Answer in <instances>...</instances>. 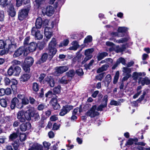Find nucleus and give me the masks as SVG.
Listing matches in <instances>:
<instances>
[{"label": "nucleus", "mask_w": 150, "mask_h": 150, "mask_svg": "<svg viewBox=\"0 0 150 150\" xmlns=\"http://www.w3.org/2000/svg\"><path fill=\"white\" fill-rule=\"evenodd\" d=\"M28 53V49L24 46H21L19 47L16 50L13 54L14 57H17L23 54L24 56H26Z\"/></svg>", "instance_id": "obj_1"}, {"label": "nucleus", "mask_w": 150, "mask_h": 150, "mask_svg": "<svg viewBox=\"0 0 150 150\" xmlns=\"http://www.w3.org/2000/svg\"><path fill=\"white\" fill-rule=\"evenodd\" d=\"M30 7V6L28 5L27 8L22 9L19 11L18 18L19 20L22 21L27 16Z\"/></svg>", "instance_id": "obj_2"}, {"label": "nucleus", "mask_w": 150, "mask_h": 150, "mask_svg": "<svg viewBox=\"0 0 150 150\" xmlns=\"http://www.w3.org/2000/svg\"><path fill=\"white\" fill-rule=\"evenodd\" d=\"M97 106L95 105L93 106L92 108L88 110L86 113V115L87 116L91 117V118L95 117L99 115V113L96 111Z\"/></svg>", "instance_id": "obj_3"}, {"label": "nucleus", "mask_w": 150, "mask_h": 150, "mask_svg": "<svg viewBox=\"0 0 150 150\" xmlns=\"http://www.w3.org/2000/svg\"><path fill=\"white\" fill-rule=\"evenodd\" d=\"M31 33L32 35L35 36V39L37 40H40L43 38L42 34L38 29L34 27L32 28Z\"/></svg>", "instance_id": "obj_4"}, {"label": "nucleus", "mask_w": 150, "mask_h": 150, "mask_svg": "<svg viewBox=\"0 0 150 150\" xmlns=\"http://www.w3.org/2000/svg\"><path fill=\"white\" fill-rule=\"evenodd\" d=\"M15 107L20 109L23 107L21 103L16 97L12 99L11 105V108L12 109H14Z\"/></svg>", "instance_id": "obj_5"}, {"label": "nucleus", "mask_w": 150, "mask_h": 150, "mask_svg": "<svg viewBox=\"0 0 150 150\" xmlns=\"http://www.w3.org/2000/svg\"><path fill=\"white\" fill-rule=\"evenodd\" d=\"M36 110L34 108L31 107L25 112V115L26 119L27 120H30L31 117H33Z\"/></svg>", "instance_id": "obj_6"}, {"label": "nucleus", "mask_w": 150, "mask_h": 150, "mask_svg": "<svg viewBox=\"0 0 150 150\" xmlns=\"http://www.w3.org/2000/svg\"><path fill=\"white\" fill-rule=\"evenodd\" d=\"M108 96L107 95H105L103 98V104L98 107L96 109L97 111H102L103 108L107 106L108 101Z\"/></svg>", "instance_id": "obj_7"}, {"label": "nucleus", "mask_w": 150, "mask_h": 150, "mask_svg": "<svg viewBox=\"0 0 150 150\" xmlns=\"http://www.w3.org/2000/svg\"><path fill=\"white\" fill-rule=\"evenodd\" d=\"M17 118L21 122H24L26 119L25 112H24L23 111L18 112L17 114Z\"/></svg>", "instance_id": "obj_8"}, {"label": "nucleus", "mask_w": 150, "mask_h": 150, "mask_svg": "<svg viewBox=\"0 0 150 150\" xmlns=\"http://www.w3.org/2000/svg\"><path fill=\"white\" fill-rule=\"evenodd\" d=\"M30 148L28 150H43L42 146L38 144L35 143L30 144Z\"/></svg>", "instance_id": "obj_9"}, {"label": "nucleus", "mask_w": 150, "mask_h": 150, "mask_svg": "<svg viewBox=\"0 0 150 150\" xmlns=\"http://www.w3.org/2000/svg\"><path fill=\"white\" fill-rule=\"evenodd\" d=\"M68 69V66H60L56 68V72L57 73L62 74L67 71Z\"/></svg>", "instance_id": "obj_10"}, {"label": "nucleus", "mask_w": 150, "mask_h": 150, "mask_svg": "<svg viewBox=\"0 0 150 150\" xmlns=\"http://www.w3.org/2000/svg\"><path fill=\"white\" fill-rule=\"evenodd\" d=\"M138 83H141L142 86H144L145 84L147 85L150 83V80L147 77L143 78L140 77L138 79Z\"/></svg>", "instance_id": "obj_11"}, {"label": "nucleus", "mask_w": 150, "mask_h": 150, "mask_svg": "<svg viewBox=\"0 0 150 150\" xmlns=\"http://www.w3.org/2000/svg\"><path fill=\"white\" fill-rule=\"evenodd\" d=\"M47 50L49 55L51 58L56 54L57 51V49L55 47H48Z\"/></svg>", "instance_id": "obj_12"}, {"label": "nucleus", "mask_w": 150, "mask_h": 150, "mask_svg": "<svg viewBox=\"0 0 150 150\" xmlns=\"http://www.w3.org/2000/svg\"><path fill=\"white\" fill-rule=\"evenodd\" d=\"M54 8L52 6H49L46 8L45 11L46 14L49 16H51L54 13Z\"/></svg>", "instance_id": "obj_13"}, {"label": "nucleus", "mask_w": 150, "mask_h": 150, "mask_svg": "<svg viewBox=\"0 0 150 150\" xmlns=\"http://www.w3.org/2000/svg\"><path fill=\"white\" fill-rule=\"evenodd\" d=\"M146 75V73L145 72H135L133 73L132 74V77L133 80L136 81L139 78V77L141 76H144Z\"/></svg>", "instance_id": "obj_14"}, {"label": "nucleus", "mask_w": 150, "mask_h": 150, "mask_svg": "<svg viewBox=\"0 0 150 150\" xmlns=\"http://www.w3.org/2000/svg\"><path fill=\"white\" fill-rule=\"evenodd\" d=\"M51 103L54 110H57L60 109V106L59 104L57 103V101L56 99H52L51 101Z\"/></svg>", "instance_id": "obj_15"}, {"label": "nucleus", "mask_w": 150, "mask_h": 150, "mask_svg": "<svg viewBox=\"0 0 150 150\" xmlns=\"http://www.w3.org/2000/svg\"><path fill=\"white\" fill-rule=\"evenodd\" d=\"M52 32L48 27H46L44 30V34L46 38L49 39L52 35Z\"/></svg>", "instance_id": "obj_16"}, {"label": "nucleus", "mask_w": 150, "mask_h": 150, "mask_svg": "<svg viewBox=\"0 0 150 150\" xmlns=\"http://www.w3.org/2000/svg\"><path fill=\"white\" fill-rule=\"evenodd\" d=\"M31 124L28 122L25 124H22L20 127V129L22 131H25L27 129H29L30 128Z\"/></svg>", "instance_id": "obj_17"}, {"label": "nucleus", "mask_w": 150, "mask_h": 150, "mask_svg": "<svg viewBox=\"0 0 150 150\" xmlns=\"http://www.w3.org/2000/svg\"><path fill=\"white\" fill-rule=\"evenodd\" d=\"M70 80V78L68 76L65 75L63 76L59 81L60 83L63 84L67 83Z\"/></svg>", "instance_id": "obj_18"}, {"label": "nucleus", "mask_w": 150, "mask_h": 150, "mask_svg": "<svg viewBox=\"0 0 150 150\" xmlns=\"http://www.w3.org/2000/svg\"><path fill=\"white\" fill-rule=\"evenodd\" d=\"M33 58L31 57H28L25 59L24 64L31 66L33 64Z\"/></svg>", "instance_id": "obj_19"}, {"label": "nucleus", "mask_w": 150, "mask_h": 150, "mask_svg": "<svg viewBox=\"0 0 150 150\" xmlns=\"http://www.w3.org/2000/svg\"><path fill=\"white\" fill-rule=\"evenodd\" d=\"M37 48L36 43L34 42L30 43L28 47V51L32 52L35 51Z\"/></svg>", "instance_id": "obj_20"}, {"label": "nucleus", "mask_w": 150, "mask_h": 150, "mask_svg": "<svg viewBox=\"0 0 150 150\" xmlns=\"http://www.w3.org/2000/svg\"><path fill=\"white\" fill-rule=\"evenodd\" d=\"M42 18L40 17H38L36 21L35 28L37 29L40 28L42 24Z\"/></svg>", "instance_id": "obj_21"}, {"label": "nucleus", "mask_w": 150, "mask_h": 150, "mask_svg": "<svg viewBox=\"0 0 150 150\" xmlns=\"http://www.w3.org/2000/svg\"><path fill=\"white\" fill-rule=\"evenodd\" d=\"M111 81V76L110 74L107 75L105 78L104 81L105 86L108 87Z\"/></svg>", "instance_id": "obj_22"}, {"label": "nucleus", "mask_w": 150, "mask_h": 150, "mask_svg": "<svg viewBox=\"0 0 150 150\" xmlns=\"http://www.w3.org/2000/svg\"><path fill=\"white\" fill-rule=\"evenodd\" d=\"M72 46L69 48L70 50H76L79 47L78 42L76 41H74L72 42Z\"/></svg>", "instance_id": "obj_23"}, {"label": "nucleus", "mask_w": 150, "mask_h": 150, "mask_svg": "<svg viewBox=\"0 0 150 150\" xmlns=\"http://www.w3.org/2000/svg\"><path fill=\"white\" fill-rule=\"evenodd\" d=\"M108 55V53L106 52L99 53L98 54L97 56L98 60V61L100 60Z\"/></svg>", "instance_id": "obj_24"}, {"label": "nucleus", "mask_w": 150, "mask_h": 150, "mask_svg": "<svg viewBox=\"0 0 150 150\" xmlns=\"http://www.w3.org/2000/svg\"><path fill=\"white\" fill-rule=\"evenodd\" d=\"M129 39V38L128 37H127L123 38H121L119 40H116L115 39L114 42L117 43H122L127 41Z\"/></svg>", "instance_id": "obj_25"}, {"label": "nucleus", "mask_w": 150, "mask_h": 150, "mask_svg": "<svg viewBox=\"0 0 150 150\" xmlns=\"http://www.w3.org/2000/svg\"><path fill=\"white\" fill-rule=\"evenodd\" d=\"M57 44V42L56 39L54 38H52L51 41L49 43L48 47H55Z\"/></svg>", "instance_id": "obj_26"}, {"label": "nucleus", "mask_w": 150, "mask_h": 150, "mask_svg": "<svg viewBox=\"0 0 150 150\" xmlns=\"http://www.w3.org/2000/svg\"><path fill=\"white\" fill-rule=\"evenodd\" d=\"M13 75L14 76H18L21 71L20 67L18 66L15 67L13 69Z\"/></svg>", "instance_id": "obj_27"}, {"label": "nucleus", "mask_w": 150, "mask_h": 150, "mask_svg": "<svg viewBox=\"0 0 150 150\" xmlns=\"http://www.w3.org/2000/svg\"><path fill=\"white\" fill-rule=\"evenodd\" d=\"M30 76L28 74H23L20 78V80L21 81L23 82H25L26 81L29 79Z\"/></svg>", "instance_id": "obj_28"}, {"label": "nucleus", "mask_w": 150, "mask_h": 150, "mask_svg": "<svg viewBox=\"0 0 150 150\" xmlns=\"http://www.w3.org/2000/svg\"><path fill=\"white\" fill-rule=\"evenodd\" d=\"M125 48L124 45H123L121 47H120L119 46H117L115 48V50L116 52L118 53L124 51Z\"/></svg>", "instance_id": "obj_29"}, {"label": "nucleus", "mask_w": 150, "mask_h": 150, "mask_svg": "<svg viewBox=\"0 0 150 150\" xmlns=\"http://www.w3.org/2000/svg\"><path fill=\"white\" fill-rule=\"evenodd\" d=\"M8 14L11 17H14L16 14V12L14 8L11 6L8 11Z\"/></svg>", "instance_id": "obj_30"}, {"label": "nucleus", "mask_w": 150, "mask_h": 150, "mask_svg": "<svg viewBox=\"0 0 150 150\" xmlns=\"http://www.w3.org/2000/svg\"><path fill=\"white\" fill-rule=\"evenodd\" d=\"M122 71L124 73V75H131V68L127 67H124L123 68Z\"/></svg>", "instance_id": "obj_31"}, {"label": "nucleus", "mask_w": 150, "mask_h": 150, "mask_svg": "<svg viewBox=\"0 0 150 150\" xmlns=\"http://www.w3.org/2000/svg\"><path fill=\"white\" fill-rule=\"evenodd\" d=\"M37 47H38L39 50H42L44 47L45 43L44 42H38L36 43Z\"/></svg>", "instance_id": "obj_32"}, {"label": "nucleus", "mask_w": 150, "mask_h": 150, "mask_svg": "<svg viewBox=\"0 0 150 150\" xmlns=\"http://www.w3.org/2000/svg\"><path fill=\"white\" fill-rule=\"evenodd\" d=\"M94 50L93 49H89L85 50V55L86 56L89 57V56H92V54Z\"/></svg>", "instance_id": "obj_33"}, {"label": "nucleus", "mask_w": 150, "mask_h": 150, "mask_svg": "<svg viewBox=\"0 0 150 150\" xmlns=\"http://www.w3.org/2000/svg\"><path fill=\"white\" fill-rule=\"evenodd\" d=\"M11 82L12 83L11 88L13 90H15L16 89V86L18 83L17 81L16 80L13 79L12 80Z\"/></svg>", "instance_id": "obj_34"}, {"label": "nucleus", "mask_w": 150, "mask_h": 150, "mask_svg": "<svg viewBox=\"0 0 150 150\" xmlns=\"http://www.w3.org/2000/svg\"><path fill=\"white\" fill-rule=\"evenodd\" d=\"M17 46L16 45L11 44L9 45L8 48V51L10 52H12L16 48Z\"/></svg>", "instance_id": "obj_35"}, {"label": "nucleus", "mask_w": 150, "mask_h": 150, "mask_svg": "<svg viewBox=\"0 0 150 150\" xmlns=\"http://www.w3.org/2000/svg\"><path fill=\"white\" fill-rule=\"evenodd\" d=\"M92 40V38L91 36L88 35L85 38L84 41V43L86 45V44L91 42Z\"/></svg>", "instance_id": "obj_36"}, {"label": "nucleus", "mask_w": 150, "mask_h": 150, "mask_svg": "<svg viewBox=\"0 0 150 150\" xmlns=\"http://www.w3.org/2000/svg\"><path fill=\"white\" fill-rule=\"evenodd\" d=\"M45 0H35V2L38 8L41 5L43 4Z\"/></svg>", "instance_id": "obj_37"}, {"label": "nucleus", "mask_w": 150, "mask_h": 150, "mask_svg": "<svg viewBox=\"0 0 150 150\" xmlns=\"http://www.w3.org/2000/svg\"><path fill=\"white\" fill-rule=\"evenodd\" d=\"M119 76V71H117L114 77L113 83L114 84L116 83L118 81Z\"/></svg>", "instance_id": "obj_38"}, {"label": "nucleus", "mask_w": 150, "mask_h": 150, "mask_svg": "<svg viewBox=\"0 0 150 150\" xmlns=\"http://www.w3.org/2000/svg\"><path fill=\"white\" fill-rule=\"evenodd\" d=\"M69 43V40L68 39H66L63 40L62 42L60 43L59 45V47H62L63 46H67Z\"/></svg>", "instance_id": "obj_39"}, {"label": "nucleus", "mask_w": 150, "mask_h": 150, "mask_svg": "<svg viewBox=\"0 0 150 150\" xmlns=\"http://www.w3.org/2000/svg\"><path fill=\"white\" fill-rule=\"evenodd\" d=\"M0 104L2 107L5 108L6 107L7 103L6 99H1L0 100Z\"/></svg>", "instance_id": "obj_40"}, {"label": "nucleus", "mask_w": 150, "mask_h": 150, "mask_svg": "<svg viewBox=\"0 0 150 150\" xmlns=\"http://www.w3.org/2000/svg\"><path fill=\"white\" fill-rule=\"evenodd\" d=\"M75 72L74 70H70L68 72L66 73V75L68 76L70 79V78L73 76L74 75Z\"/></svg>", "instance_id": "obj_41"}, {"label": "nucleus", "mask_w": 150, "mask_h": 150, "mask_svg": "<svg viewBox=\"0 0 150 150\" xmlns=\"http://www.w3.org/2000/svg\"><path fill=\"white\" fill-rule=\"evenodd\" d=\"M48 58V54L47 53H44L42 55L41 59L43 62H45Z\"/></svg>", "instance_id": "obj_42"}, {"label": "nucleus", "mask_w": 150, "mask_h": 150, "mask_svg": "<svg viewBox=\"0 0 150 150\" xmlns=\"http://www.w3.org/2000/svg\"><path fill=\"white\" fill-rule=\"evenodd\" d=\"M22 100V105H26L28 104L29 103V100L27 97H24Z\"/></svg>", "instance_id": "obj_43"}, {"label": "nucleus", "mask_w": 150, "mask_h": 150, "mask_svg": "<svg viewBox=\"0 0 150 150\" xmlns=\"http://www.w3.org/2000/svg\"><path fill=\"white\" fill-rule=\"evenodd\" d=\"M137 141L138 139L137 138H135L134 139H129L127 142L126 144L132 145L134 143V142H137Z\"/></svg>", "instance_id": "obj_44"}, {"label": "nucleus", "mask_w": 150, "mask_h": 150, "mask_svg": "<svg viewBox=\"0 0 150 150\" xmlns=\"http://www.w3.org/2000/svg\"><path fill=\"white\" fill-rule=\"evenodd\" d=\"M105 75V73H101L98 75L96 76V79L99 80V81H101L103 79V78L104 76Z\"/></svg>", "instance_id": "obj_45"}, {"label": "nucleus", "mask_w": 150, "mask_h": 150, "mask_svg": "<svg viewBox=\"0 0 150 150\" xmlns=\"http://www.w3.org/2000/svg\"><path fill=\"white\" fill-rule=\"evenodd\" d=\"M83 57V56L81 54H78L73 59V60H77L78 62H80Z\"/></svg>", "instance_id": "obj_46"}, {"label": "nucleus", "mask_w": 150, "mask_h": 150, "mask_svg": "<svg viewBox=\"0 0 150 150\" xmlns=\"http://www.w3.org/2000/svg\"><path fill=\"white\" fill-rule=\"evenodd\" d=\"M127 30V28L125 27H119L118 29V31L119 33L125 32Z\"/></svg>", "instance_id": "obj_47"}, {"label": "nucleus", "mask_w": 150, "mask_h": 150, "mask_svg": "<svg viewBox=\"0 0 150 150\" xmlns=\"http://www.w3.org/2000/svg\"><path fill=\"white\" fill-rule=\"evenodd\" d=\"M30 66L24 64L23 67V69L25 72H29L30 70Z\"/></svg>", "instance_id": "obj_48"}, {"label": "nucleus", "mask_w": 150, "mask_h": 150, "mask_svg": "<svg viewBox=\"0 0 150 150\" xmlns=\"http://www.w3.org/2000/svg\"><path fill=\"white\" fill-rule=\"evenodd\" d=\"M33 89L35 91H37L39 90V86L36 83H33Z\"/></svg>", "instance_id": "obj_49"}, {"label": "nucleus", "mask_w": 150, "mask_h": 150, "mask_svg": "<svg viewBox=\"0 0 150 150\" xmlns=\"http://www.w3.org/2000/svg\"><path fill=\"white\" fill-rule=\"evenodd\" d=\"M147 92V90H143L142 95L140 96V97L139 98L138 100L140 101L143 100L145 95Z\"/></svg>", "instance_id": "obj_50"}, {"label": "nucleus", "mask_w": 150, "mask_h": 150, "mask_svg": "<svg viewBox=\"0 0 150 150\" xmlns=\"http://www.w3.org/2000/svg\"><path fill=\"white\" fill-rule=\"evenodd\" d=\"M67 113V112L66 111L65 108L63 107V108L61 110V111L59 112V115L61 116H63Z\"/></svg>", "instance_id": "obj_51"}, {"label": "nucleus", "mask_w": 150, "mask_h": 150, "mask_svg": "<svg viewBox=\"0 0 150 150\" xmlns=\"http://www.w3.org/2000/svg\"><path fill=\"white\" fill-rule=\"evenodd\" d=\"M61 87L58 85L57 87H55L53 89L54 92L56 93H58L60 92Z\"/></svg>", "instance_id": "obj_52"}, {"label": "nucleus", "mask_w": 150, "mask_h": 150, "mask_svg": "<svg viewBox=\"0 0 150 150\" xmlns=\"http://www.w3.org/2000/svg\"><path fill=\"white\" fill-rule=\"evenodd\" d=\"M45 76V75L43 74H41L38 78V80L41 83H43V79Z\"/></svg>", "instance_id": "obj_53"}, {"label": "nucleus", "mask_w": 150, "mask_h": 150, "mask_svg": "<svg viewBox=\"0 0 150 150\" xmlns=\"http://www.w3.org/2000/svg\"><path fill=\"white\" fill-rule=\"evenodd\" d=\"M26 135L25 134L21 133L20 135V139L21 141H23L25 140Z\"/></svg>", "instance_id": "obj_54"}, {"label": "nucleus", "mask_w": 150, "mask_h": 150, "mask_svg": "<svg viewBox=\"0 0 150 150\" xmlns=\"http://www.w3.org/2000/svg\"><path fill=\"white\" fill-rule=\"evenodd\" d=\"M117 61L118 63H119V64L121 63L123 65H125V60L124 58L122 57L119 58L117 60Z\"/></svg>", "instance_id": "obj_55"}, {"label": "nucleus", "mask_w": 150, "mask_h": 150, "mask_svg": "<svg viewBox=\"0 0 150 150\" xmlns=\"http://www.w3.org/2000/svg\"><path fill=\"white\" fill-rule=\"evenodd\" d=\"M65 108L66 111L67 112H69L70 110L72 109L73 108V106L70 105H67L63 106Z\"/></svg>", "instance_id": "obj_56"}, {"label": "nucleus", "mask_w": 150, "mask_h": 150, "mask_svg": "<svg viewBox=\"0 0 150 150\" xmlns=\"http://www.w3.org/2000/svg\"><path fill=\"white\" fill-rule=\"evenodd\" d=\"M82 108V107L81 105L79 107V108H77L75 109H74L73 112V115H76L77 113L78 110H79V111L80 112H81V109Z\"/></svg>", "instance_id": "obj_57"}, {"label": "nucleus", "mask_w": 150, "mask_h": 150, "mask_svg": "<svg viewBox=\"0 0 150 150\" xmlns=\"http://www.w3.org/2000/svg\"><path fill=\"white\" fill-rule=\"evenodd\" d=\"M18 137L17 134L16 133H14L11 134L9 137L10 139L13 140L16 139Z\"/></svg>", "instance_id": "obj_58"}, {"label": "nucleus", "mask_w": 150, "mask_h": 150, "mask_svg": "<svg viewBox=\"0 0 150 150\" xmlns=\"http://www.w3.org/2000/svg\"><path fill=\"white\" fill-rule=\"evenodd\" d=\"M45 105L43 103H42L38 105L37 107V109L40 111L42 110L45 108Z\"/></svg>", "instance_id": "obj_59"}, {"label": "nucleus", "mask_w": 150, "mask_h": 150, "mask_svg": "<svg viewBox=\"0 0 150 150\" xmlns=\"http://www.w3.org/2000/svg\"><path fill=\"white\" fill-rule=\"evenodd\" d=\"M8 0H0V5L5 6L7 5V2Z\"/></svg>", "instance_id": "obj_60"}, {"label": "nucleus", "mask_w": 150, "mask_h": 150, "mask_svg": "<svg viewBox=\"0 0 150 150\" xmlns=\"http://www.w3.org/2000/svg\"><path fill=\"white\" fill-rule=\"evenodd\" d=\"M4 82L5 85H8L11 83V81L9 78L6 77L4 79Z\"/></svg>", "instance_id": "obj_61"}, {"label": "nucleus", "mask_w": 150, "mask_h": 150, "mask_svg": "<svg viewBox=\"0 0 150 150\" xmlns=\"http://www.w3.org/2000/svg\"><path fill=\"white\" fill-rule=\"evenodd\" d=\"M76 72L79 76H81L83 74V72L82 69L81 68H79L78 69L76 70Z\"/></svg>", "instance_id": "obj_62"}, {"label": "nucleus", "mask_w": 150, "mask_h": 150, "mask_svg": "<svg viewBox=\"0 0 150 150\" xmlns=\"http://www.w3.org/2000/svg\"><path fill=\"white\" fill-rule=\"evenodd\" d=\"M12 64L13 66H15L17 65H19L21 64V62L20 61L14 60L12 62Z\"/></svg>", "instance_id": "obj_63"}, {"label": "nucleus", "mask_w": 150, "mask_h": 150, "mask_svg": "<svg viewBox=\"0 0 150 150\" xmlns=\"http://www.w3.org/2000/svg\"><path fill=\"white\" fill-rule=\"evenodd\" d=\"M54 21L49 22L48 25L47 27H48V28L51 29L54 27Z\"/></svg>", "instance_id": "obj_64"}]
</instances>
